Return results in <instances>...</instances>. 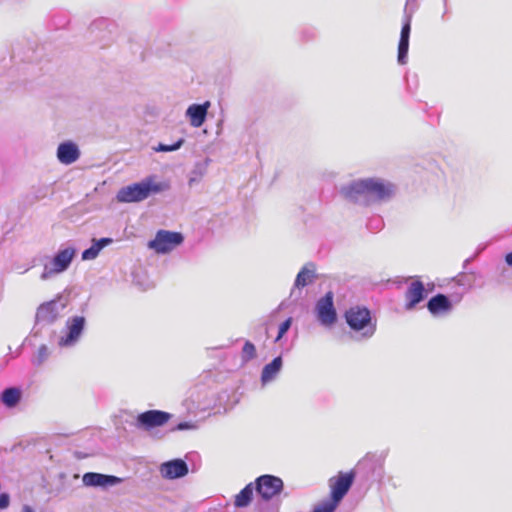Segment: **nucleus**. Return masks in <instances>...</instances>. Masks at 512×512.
<instances>
[{"label":"nucleus","instance_id":"8","mask_svg":"<svg viewBox=\"0 0 512 512\" xmlns=\"http://www.w3.org/2000/svg\"><path fill=\"white\" fill-rule=\"evenodd\" d=\"M86 328L84 316H71L66 320L62 335L58 339V345L62 348L74 347L81 339Z\"/></svg>","mask_w":512,"mask_h":512},{"label":"nucleus","instance_id":"27","mask_svg":"<svg viewBox=\"0 0 512 512\" xmlns=\"http://www.w3.org/2000/svg\"><path fill=\"white\" fill-rule=\"evenodd\" d=\"M183 143H184V139L180 138L179 140H177L175 143H173L171 145L159 143L158 146L155 147L154 149L157 152H172V151H176V150L180 149L182 147Z\"/></svg>","mask_w":512,"mask_h":512},{"label":"nucleus","instance_id":"36","mask_svg":"<svg viewBox=\"0 0 512 512\" xmlns=\"http://www.w3.org/2000/svg\"><path fill=\"white\" fill-rule=\"evenodd\" d=\"M505 262L507 263V265L512 267V251L506 254Z\"/></svg>","mask_w":512,"mask_h":512},{"label":"nucleus","instance_id":"25","mask_svg":"<svg viewBox=\"0 0 512 512\" xmlns=\"http://www.w3.org/2000/svg\"><path fill=\"white\" fill-rule=\"evenodd\" d=\"M256 357V347L251 341H246L241 351V359L244 363L253 360Z\"/></svg>","mask_w":512,"mask_h":512},{"label":"nucleus","instance_id":"29","mask_svg":"<svg viewBox=\"0 0 512 512\" xmlns=\"http://www.w3.org/2000/svg\"><path fill=\"white\" fill-rule=\"evenodd\" d=\"M292 322H293V319L292 317H288L286 320H284L280 326H279V329H278V334L275 338V342H279L283 336L288 332V330L291 328V325H292Z\"/></svg>","mask_w":512,"mask_h":512},{"label":"nucleus","instance_id":"28","mask_svg":"<svg viewBox=\"0 0 512 512\" xmlns=\"http://www.w3.org/2000/svg\"><path fill=\"white\" fill-rule=\"evenodd\" d=\"M99 247L92 241V245L82 252L81 258L84 261L95 259L100 253Z\"/></svg>","mask_w":512,"mask_h":512},{"label":"nucleus","instance_id":"37","mask_svg":"<svg viewBox=\"0 0 512 512\" xmlns=\"http://www.w3.org/2000/svg\"><path fill=\"white\" fill-rule=\"evenodd\" d=\"M21 512H35V511L31 506L23 505Z\"/></svg>","mask_w":512,"mask_h":512},{"label":"nucleus","instance_id":"1","mask_svg":"<svg viewBox=\"0 0 512 512\" xmlns=\"http://www.w3.org/2000/svg\"><path fill=\"white\" fill-rule=\"evenodd\" d=\"M340 193L353 203L369 206L390 201L396 194V185L378 177L362 178L343 185Z\"/></svg>","mask_w":512,"mask_h":512},{"label":"nucleus","instance_id":"32","mask_svg":"<svg viewBox=\"0 0 512 512\" xmlns=\"http://www.w3.org/2000/svg\"><path fill=\"white\" fill-rule=\"evenodd\" d=\"M467 276L465 273H460L457 275L454 280L457 282V285L464 287L465 289L471 286L470 282L466 280Z\"/></svg>","mask_w":512,"mask_h":512},{"label":"nucleus","instance_id":"40","mask_svg":"<svg viewBox=\"0 0 512 512\" xmlns=\"http://www.w3.org/2000/svg\"><path fill=\"white\" fill-rule=\"evenodd\" d=\"M14 3H20L22 2L23 0H12Z\"/></svg>","mask_w":512,"mask_h":512},{"label":"nucleus","instance_id":"38","mask_svg":"<svg viewBox=\"0 0 512 512\" xmlns=\"http://www.w3.org/2000/svg\"><path fill=\"white\" fill-rule=\"evenodd\" d=\"M448 4H447V0H444V12L442 14V19L444 20L445 18V15L448 13Z\"/></svg>","mask_w":512,"mask_h":512},{"label":"nucleus","instance_id":"15","mask_svg":"<svg viewBox=\"0 0 512 512\" xmlns=\"http://www.w3.org/2000/svg\"><path fill=\"white\" fill-rule=\"evenodd\" d=\"M411 18L412 12L407 13V9H404V22L401 28L400 39L398 44V63L403 65L407 62L408 50H409V38L411 32Z\"/></svg>","mask_w":512,"mask_h":512},{"label":"nucleus","instance_id":"17","mask_svg":"<svg viewBox=\"0 0 512 512\" xmlns=\"http://www.w3.org/2000/svg\"><path fill=\"white\" fill-rule=\"evenodd\" d=\"M82 482L87 487L107 488L121 483L122 479L114 475H107L97 472H87L83 475Z\"/></svg>","mask_w":512,"mask_h":512},{"label":"nucleus","instance_id":"9","mask_svg":"<svg viewBox=\"0 0 512 512\" xmlns=\"http://www.w3.org/2000/svg\"><path fill=\"white\" fill-rule=\"evenodd\" d=\"M184 236L180 232L159 230L154 239L148 242V247L158 254H166L181 245Z\"/></svg>","mask_w":512,"mask_h":512},{"label":"nucleus","instance_id":"20","mask_svg":"<svg viewBox=\"0 0 512 512\" xmlns=\"http://www.w3.org/2000/svg\"><path fill=\"white\" fill-rule=\"evenodd\" d=\"M283 366V359L281 356L275 357L270 363L266 364L261 372V383L266 385L274 381L281 371Z\"/></svg>","mask_w":512,"mask_h":512},{"label":"nucleus","instance_id":"7","mask_svg":"<svg viewBox=\"0 0 512 512\" xmlns=\"http://www.w3.org/2000/svg\"><path fill=\"white\" fill-rule=\"evenodd\" d=\"M76 254V249L66 247L56 252L49 263H46L40 279L46 281L52 277L65 272L71 265Z\"/></svg>","mask_w":512,"mask_h":512},{"label":"nucleus","instance_id":"11","mask_svg":"<svg viewBox=\"0 0 512 512\" xmlns=\"http://www.w3.org/2000/svg\"><path fill=\"white\" fill-rule=\"evenodd\" d=\"M315 314L317 320L322 326L331 327L337 321V311L334 306V294L328 291L319 298L315 305Z\"/></svg>","mask_w":512,"mask_h":512},{"label":"nucleus","instance_id":"22","mask_svg":"<svg viewBox=\"0 0 512 512\" xmlns=\"http://www.w3.org/2000/svg\"><path fill=\"white\" fill-rule=\"evenodd\" d=\"M22 398V391L17 387H8L5 388L1 393V401L2 403L8 407L13 408L20 402Z\"/></svg>","mask_w":512,"mask_h":512},{"label":"nucleus","instance_id":"19","mask_svg":"<svg viewBox=\"0 0 512 512\" xmlns=\"http://www.w3.org/2000/svg\"><path fill=\"white\" fill-rule=\"evenodd\" d=\"M79 157L80 151L75 143L66 141L59 144L57 148V158L60 163L69 165L77 161Z\"/></svg>","mask_w":512,"mask_h":512},{"label":"nucleus","instance_id":"33","mask_svg":"<svg viewBox=\"0 0 512 512\" xmlns=\"http://www.w3.org/2000/svg\"><path fill=\"white\" fill-rule=\"evenodd\" d=\"M93 241L99 247V249L102 250L106 246L110 245L113 242V239L109 237H103L100 239H93Z\"/></svg>","mask_w":512,"mask_h":512},{"label":"nucleus","instance_id":"18","mask_svg":"<svg viewBox=\"0 0 512 512\" xmlns=\"http://www.w3.org/2000/svg\"><path fill=\"white\" fill-rule=\"evenodd\" d=\"M211 106L210 101H205L202 104H191L186 112L185 115L187 119L189 120V123L194 128L201 127L204 122L206 121L208 110Z\"/></svg>","mask_w":512,"mask_h":512},{"label":"nucleus","instance_id":"16","mask_svg":"<svg viewBox=\"0 0 512 512\" xmlns=\"http://www.w3.org/2000/svg\"><path fill=\"white\" fill-rule=\"evenodd\" d=\"M427 291L420 280L413 281L405 292V310H413L419 303L425 300Z\"/></svg>","mask_w":512,"mask_h":512},{"label":"nucleus","instance_id":"4","mask_svg":"<svg viewBox=\"0 0 512 512\" xmlns=\"http://www.w3.org/2000/svg\"><path fill=\"white\" fill-rule=\"evenodd\" d=\"M65 307L66 304L62 303L60 298L42 303L37 308L35 323L30 335L32 337L41 336L44 328L53 325L61 317Z\"/></svg>","mask_w":512,"mask_h":512},{"label":"nucleus","instance_id":"12","mask_svg":"<svg viewBox=\"0 0 512 512\" xmlns=\"http://www.w3.org/2000/svg\"><path fill=\"white\" fill-rule=\"evenodd\" d=\"M159 471L164 479L174 480L186 476L189 472V467L183 459L175 458L163 462L159 467Z\"/></svg>","mask_w":512,"mask_h":512},{"label":"nucleus","instance_id":"26","mask_svg":"<svg viewBox=\"0 0 512 512\" xmlns=\"http://www.w3.org/2000/svg\"><path fill=\"white\" fill-rule=\"evenodd\" d=\"M48 357H49L48 347L45 344H42L38 348L36 355L32 359V363L35 366H40L48 359Z\"/></svg>","mask_w":512,"mask_h":512},{"label":"nucleus","instance_id":"34","mask_svg":"<svg viewBox=\"0 0 512 512\" xmlns=\"http://www.w3.org/2000/svg\"><path fill=\"white\" fill-rule=\"evenodd\" d=\"M10 497L7 493L0 494V509H5L9 506Z\"/></svg>","mask_w":512,"mask_h":512},{"label":"nucleus","instance_id":"39","mask_svg":"<svg viewBox=\"0 0 512 512\" xmlns=\"http://www.w3.org/2000/svg\"><path fill=\"white\" fill-rule=\"evenodd\" d=\"M470 259H466L465 262H464V268L466 267V265L469 263Z\"/></svg>","mask_w":512,"mask_h":512},{"label":"nucleus","instance_id":"6","mask_svg":"<svg viewBox=\"0 0 512 512\" xmlns=\"http://www.w3.org/2000/svg\"><path fill=\"white\" fill-rule=\"evenodd\" d=\"M355 471L340 472L336 477L329 480L330 500L324 501L333 512L342 499L347 495L355 480Z\"/></svg>","mask_w":512,"mask_h":512},{"label":"nucleus","instance_id":"30","mask_svg":"<svg viewBox=\"0 0 512 512\" xmlns=\"http://www.w3.org/2000/svg\"><path fill=\"white\" fill-rule=\"evenodd\" d=\"M197 428V425L191 421H183L177 424L175 430L184 431V430H194Z\"/></svg>","mask_w":512,"mask_h":512},{"label":"nucleus","instance_id":"10","mask_svg":"<svg viewBox=\"0 0 512 512\" xmlns=\"http://www.w3.org/2000/svg\"><path fill=\"white\" fill-rule=\"evenodd\" d=\"M256 494L264 501L278 496L284 489L283 480L275 475L264 474L255 479Z\"/></svg>","mask_w":512,"mask_h":512},{"label":"nucleus","instance_id":"21","mask_svg":"<svg viewBox=\"0 0 512 512\" xmlns=\"http://www.w3.org/2000/svg\"><path fill=\"white\" fill-rule=\"evenodd\" d=\"M315 278V269L312 263L306 264L297 274L294 288L301 289L307 286Z\"/></svg>","mask_w":512,"mask_h":512},{"label":"nucleus","instance_id":"35","mask_svg":"<svg viewBox=\"0 0 512 512\" xmlns=\"http://www.w3.org/2000/svg\"><path fill=\"white\" fill-rule=\"evenodd\" d=\"M415 0H407L406 1V6H405V9H407V13H413L415 8H411L410 5L414 2Z\"/></svg>","mask_w":512,"mask_h":512},{"label":"nucleus","instance_id":"14","mask_svg":"<svg viewBox=\"0 0 512 512\" xmlns=\"http://www.w3.org/2000/svg\"><path fill=\"white\" fill-rule=\"evenodd\" d=\"M430 314L434 317H445L453 311V303L446 294L438 293L432 296L426 304Z\"/></svg>","mask_w":512,"mask_h":512},{"label":"nucleus","instance_id":"2","mask_svg":"<svg viewBox=\"0 0 512 512\" xmlns=\"http://www.w3.org/2000/svg\"><path fill=\"white\" fill-rule=\"evenodd\" d=\"M168 185L164 182H155L154 176H148L140 182L122 187L116 195L120 203L141 202L151 195L165 191Z\"/></svg>","mask_w":512,"mask_h":512},{"label":"nucleus","instance_id":"31","mask_svg":"<svg viewBox=\"0 0 512 512\" xmlns=\"http://www.w3.org/2000/svg\"><path fill=\"white\" fill-rule=\"evenodd\" d=\"M369 229L378 230L382 227V219L379 216L373 217L368 221L367 224Z\"/></svg>","mask_w":512,"mask_h":512},{"label":"nucleus","instance_id":"5","mask_svg":"<svg viewBox=\"0 0 512 512\" xmlns=\"http://www.w3.org/2000/svg\"><path fill=\"white\" fill-rule=\"evenodd\" d=\"M384 455L367 453L356 465L355 476L366 482H380L384 478Z\"/></svg>","mask_w":512,"mask_h":512},{"label":"nucleus","instance_id":"23","mask_svg":"<svg viewBox=\"0 0 512 512\" xmlns=\"http://www.w3.org/2000/svg\"><path fill=\"white\" fill-rule=\"evenodd\" d=\"M253 483L247 484L236 496L234 505L237 508H244L247 507L252 499H253V492L255 490V486H253Z\"/></svg>","mask_w":512,"mask_h":512},{"label":"nucleus","instance_id":"13","mask_svg":"<svg viewBox=\"0 0 512 512\" xmlns=\"http://www.w3.org/2000/svg\"><path fill=\"white\" fill-rule=\"evenodd\" d=\"M171 415L161 410H148L137 416V426L144 429H152L168 422Z\"/></svg>","mask_w":512,"mask_h":512},{"label":"nucleus","instance_id":"3","mask_svg":"<svg viewBox=\"0 0 512 512\" xmlns=\"http://www.w3.org/2000/svg\"><path fill=\"white\" fill-rule=\"evenodd\" d=\"M348 327L357 336V340H368L376 332V320H373L371 311L362 305L348 308L344 313Z\"/></svg>","mask_w":512,"mask_h":512},{"label":"nucleus","instance_id":"24","mask_svg":"<svg viewBox=\"0 0 512 512\" xmlns=\"http://www.w3.org/2000/svg\"><path fill=\"white\" fill-rule=\"evenodd\" d=\"M110 25H111V22L108 19L99 18V19L94 20L91 23V25L89 27V31L91 34H95L96 36H98V34L103 32L104 34L101 35V38H105L106 34L110 33V31H107Z\"/></svg>","mask_w":512,"mask_h":512}]
</instances>
